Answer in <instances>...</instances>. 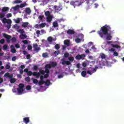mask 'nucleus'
Wrapping results in <instances>:
<instances>
[{
  "instance_id": "obj_64",
  "label": "nucleus",
  "mask_w": 124,
  "mask_h": 124,
  "mask_svg": "<svg viewBox=\"0 0 124 124\" xmlns=\"http://www.w3.org/2000/svg\"><path fill=\"white\" fill-rule=\"evenodd\" d=\"M15 47L17 48H20V45H19V44H16L15 45Z\"/></svg>"
},
{
  "instance_id": "obj_37",
  "label": "nucleus",
  "mask_w": 124,
  "mask_h": 124,
  "mask_svg": "<svg viewBox=\"0 0 124 124\" xmlns=\"http://www.w3.org/2000/svg\"><path fill=\"white\" fill-rule=\"evenodd\" d=\"M11 41L13 43H14L17 41V38H16L15 37H14L12 38Z\"/></svg>"
},
{
  "instance_id": "obj_35",
  "label": "nucleus",
  "mask_w": 124,
  "mask_h": 124,
  "mask_svg": "<svg viewBox=\"0 0 124 124\" xmlns=\"http://www.w3.org/2000/svg\"><path fill=\"white\" fill-rule=\"evenodd\" d=\"M8 48V46L6 44L4 45L3 46V51H6V50H7V48Z\"/></svg>"
},
{
  "instance_id": "obj_12",
  "label": "nucleus",
  "mask_w": 124,
  "mask_h": 124,
  "mask_svg": "<svg viewBox=\"0 0 124 124\" xmlns=\"http://www.w3.org/2000/svg\"><path fill=\"white\" fill-rule=\"evenodd\" d=\"M25 13L28 15H30L31 13V8H26L25 9Z\"/></svg>"
},
{
  "instance_id": "obj_8",
  "label": "nucleus",
  "mask_w": 124,
  "mask_h": 124,
  "mask_svg": "<svg viewBox=\"0 0 124 124\" xmlns=\"http://www.w3.org/2000/svg\"><path fill=\"white\" fill-rule=\"evenodd\" d=\"M54 10L56 11V12H60L61 10H62V7L59 6H54Z\"/></svg>"
},
{
  "instance_id": "obj_45",
  "label": "nucleus",
  "mask_w": 124,
  "mask_h": 124,
  "mask_svg": "<svg viewBox=\"0 0 124 124\" xmlns=\"http://www.w3.org/2000/svg\"><path fill=\"white\" fill-rule=\"evenodd\" d=\"M111 46L113 48H119V47H120V46H119V45H114L113 44H111Z\"/></svg>"
},
{
  "instance_id": "obj_53",
  "label": "nucleus",
  "mask_w": 124,
  "mask_h": 124,
  "mask_svg": "<svg viewBox=\"0 0 124 124\" xmlns=\"http://www.w3.org/2000/svg\"><path fill=\"white\" fill-rule=\"evenodd\" d=\"M10 82L11 83H15V82H16V79H15V78H13L11 79Z\"/></svg>"
},
{
  "instance_id": "obj_4",
  "label": "nucleus",
  "mask_w": 124,
  "mask_h": 124,
  "mask_svg": "<svg viewBox=\"0 0 124 124\" xmlns=\"http://www.w3.org/2000/svg\"><path fill=\"white\" fill-rule=\"evenodd\" d=\"M3 37H5V38H6V42L8 43H10V39H11L12 37L11 36L8 35L5 33H3Z\"/></svg>"
},
{
  "instance_id": "obj_3",
  "label": "nucleus",
  "mask_w": 124,
  "mask_h": 124,
  "mask_svg": "<svg viewBox=\"0 0 124 124\" xmlns=\"http://www.w3.org/2000/svg\"><path fill=\"white\" fill-rule=\"evenodd\" d=\"M27 75L28 76H31V75H33V76H35L36 77V78H38L39 77H40V73H37L36 72H34L32 73L31 71H29L27 73Z\"/></svg>"
},
{
  "instance_id": "obj_1",
  "label": "nucleus",
  "mask_w": 124,
  "mask_h": 124,
  "mask_svg": "<svg viewBox=\"0 0 124 124\" xmlns=\"http://www.w3.org/2000/svg\"><path fill=\"white\" fill-rule=\"evenodd\" d=\"M110 30L111 27L110 26L105 25L101 28L100 31H97V33H98L101 38H103L104 35H107L106 39L107 40H111L112 39V36L108 33V31Z\"/></svg>"
},
{
  "instance_id": "obj_29",
  "label": "nucleus",
  "mask_w": 124,
  "mask_h": 124,
  "mask_svg": "<svg viewBox=\"0 0 124 124\" xmlns=\"http://www.w3.org/2000/svg\"><path fill=\"white\" fill-rule=\"evenodd\" d=\"M20 20H22V18H17L16 19L14 20V21L16 24H18V23H20Z\"/></svg>"
},
{
  "instance_id": "obj_15",
  "label": "nucleus",
  "mask_w": 124,
  "mask_h": 124,
  "mask_svg": "<svg viewBox=\"0 0 124 124\" xmlns=\"http://www.w3.org/2000/svg\"><path fill=\"white\" fill-rule=\"evenodd\" d=\"M5 69H9L10 71H11L12 69H10V63L8 62L5 65Z\"/></svg>"
},
{
  "instance_id": "obj_58",
  "label": "nucleus",
  "mask_w": 124,
  "mask_h": 124,
  "mask_svg": "<svg viewBox=\"0 0 124 124\" xmlns=\"http://www.w3.org/2000/svg\"><path fill=\"white\" fill-rule=\"evenodd\" d=\"M54 54L55 55H56V56H58V55L60 54V51L58 50H56L54 52Z\"/></svg>"
},
{
  "instance_id": "obj_39",
  "label": "nucleus",
  "mask_w": 124,
  "mask_h": 124,
  "mask_svg": "<svg viewBox=\"0 0 124 124\" xmlns=\"http://www.w3.org/2000/svg\"><path fill=\"white\" fill-rule=\"evenodd\" d=\"M42 57H43V58H45L46 59V58H47V57H48V53L47 52L43 53L42 54Z\"/></svg>"
},
{
  "instance_id": "obj_41",
  "label": "nucleus",
  "mask_w": 124,
  "mask_h": 124,
  "mask_svg": "<svg viewBox=\"0 0 124 124\" xmlns=\"http://www.w3.org/2000/svg\"><path fill=\"white\" fill-rule=\"evenodd\" d=\"M64 44L65 45H67V46H69V41L67 40H64Z\"/></svg>"
},
{
  "instance_id": "obj_59",
  "label": "nucleus",
  "mask_w": 124,
  "mask_h": 124,
  "mask_svg": "<svg viewBox=\"0 0 124 124\" xmlns=\"http://www.w3.org/2000/svg\"><path fill=\"white\" fill-rule=\"evenodd\" d=\"M6 27L7 28L8 30H9V29L11 28V23L8 24V25L6 26Z\"/></svg>"
},
{
  "instance_id": "obj_55",
  "label": "nucleus",
  "mask_w": 124,
  "mask_h": 124,
  "mask_svg": "<svg viewBox=\"0 0 124 124\" xmlns=\"http://www.w3.org/2000/svg\"><path fill=\"white\" fill-rule=\"evenodd\" d=\"M68 59L70 62H72L74 61V57H69Z\"/></svg>"
},
{
  "instance_id": "obj_38",
  "label": "nucleus",
  "mask_w": 124,
  "mask_h": 124,
  "mask_svg": "<svg viewBox=\"0 0 124 124\" xmlns=\"http://www.w3.org/2000/svg\"><path fill=\"white\" fill-rule=\"evenodd\" d=\"M45 84V81L44 80H40L38 82V84L39 86H41V85Z\"/></svg>"
},
{
  "instance_id": "obj_25",
  "label": "nucleus",
  "mask_w": 124,
  "mask_h": 124,
  "mask_svg": "<svg viewBox=\"0 0 124 124\" xmlns=\"http://www.w3.org/2000/svg\"><path fill=\"white\" fill-rule=\"evenodd\" d=\"M47 40L48 41L49 43H52L53 42V37L50 36L47 38Z\"/></svg>"
},
{
  "instance_id": "obj_11",
  "label": "nucleus",
  "mask_w": 124,
  "mask_h": 124,
  "mask_svg": "<svg viewBox=\"0 0 124 124\" xmlns=\"http://www.w3.org/2000/svg\"><path fill=\"white\" fill-rule=\"evenodd\" d=\"M11 52V53H16V49H15V46L13 45L10 46Z\"/></svg>"
},
{
  "instance_id": "obj_24",
  "label": "nucleus",
  "mask_w": 124,
  "mask_h": 124,
  "mask_svg": "<svg viewBox=\"0 0 124 124\" xmlns=\"http://www.w3.org/2000/svg\"><path fill=\"white\" fill-rule=\"evenodd\" d=\"M81 74L82 77H86V75H87V72H86V71H82Z\"/></svg>"
},
{
  "instance_id": "obj_54",
  "label": "nucleus",
  "mask_w": 124,
  "mask_h": 124,
  "mask_svg": "<svg viewBox=\"0 0 124 124\" xmlns=\"http://www.w3.org/2000/svg\"><path fill=\"white\" fill-rule=\"evenodd\" d=\"M64 56L65 58H68V57L69 56V54H68V53L67 52H66L64 53Z\"/></svg>"
},
{
  "instance_id": "obj_31",
  "label": "nucleus",
  "mask_w": 124,
  "mask_h": 124,
  "mask_svg": "<svg viewBox=\"0 0 124 124\" xmlns=\"http://www.w3.org/2000/svg\"><path fill=\"white\" fill-rule=\"evenodd\" d=\"M50 14V13L49 11H47L45 13V16H46L47 17H48L49 16H51V15Z\"/></svg>"
},
{
  "instance_id": "obj_21",
  "label": "nucleus",
  "mask_w": 124,
  "mask_h": 124,
  "mask_svg": "<svg viewBox=\"0 0 124 124\" xmlns=\"http://www.w3.org/2000/svg\"><path fill=\"white\" fill-rule=\"evenodd\" d=\"M27 5H28V4L26 2L21 3L20 4V5H19V8H23V7H25V6H27Z\"/></svg>"
},
{
  "instance_id": "obj_17",
  "label": "nucleus",
  "mask_w": 124,
  "mask_h": 124,
  "mask_svg": "<svg viewBox=\"0 0 124 124\" xmlns=\"http://www.w3.org/2000/svg\"><path fill=\"white\" fill-rule=\"evenodd\" d=\"M9 10L8 7H4L2 8V12H6Z\"/></svg>"
},
{
  "instance_id": "obj_40",
  "label": "nucleus",
  "mask_w": 124,
  "mask_h": 124,
  "mask_svg": "<svg viewBox=\"0 0 124 124\" xmlns=\"http://www.w3.org/2000/svg\"><path fill=\"white\" fill-rule=\"evenodd\" d=\"M53 26L54 28H58V27L59 26V25L58 24L57 22H54L53 23Z\"/></svg>"
},
{
  "instance_id": "obj_23",
  "label": "nucleus",
  "mask_w": 124,
  "mask_h": 124,
  "mask_svg": "<svg viewBox=\"0 0 124 124\" xmlns=\"http://www.w3.org/2000/svg\"><path fill=\"white\" fill-rule=\"evenodd\" d=\"M58 64H57V63L56 62H52L50 63V65L51 66V67H56V66H57Z\"/></svg>"
},
{
  "instance_id": "obj_48",
  "label": "nucleus",
  "mask_w": 124,
  "mask_h": 124,
  "mask_svg": "<svg viewBox=\"0 0 124 124\" xmlns=\"http://www.w3.org/2000/svg\"><path fill=\"white\" fill-rule=\"evenodd\" d=\"M55 48L56 50H59V49H60V45L59 44H56L55 46Z\"/></svg>"
},
{
  "instance_id": "obj_60",
  "label": "nucleus",
  "mask_w": 124,
  "mask_h": 124,
  "mask_svg": "<svg viewBox=\"0 0 124 124\" xmlns=\"http://www.w3.org/2000/svg\"><path fill=\"white\" fill-rule=\"evenodd\" d=\"M113 55H114L115 57H117V56H119V53H118V52H117V51H114L113 53Z\"/></svg>"
},
{
  "instance_id": "obj_63",
  "label": "nucleus",
  "mask_w": 124,
  "mask_h": 124,
  "mask_svg": "<svg viewBox=\"0 0 124 124\" xmlns=\"http://www.w3.org/2000/svg\"><path fill=\"white\" fill-rule=\"evenodd\" d=\"M23 43H24V44L27 45L28 44V43H29V42H28V40H25L23 41Z\"/></svg>"
},
{
  "instance_id": "obj_5",
  "label": "nucleus",
  "mask_w": 124,
  "mask_h": 124,
  "mask_svg": "<svg viewBox=\"0 0 124 124\" xmlns=\"http://www.w3.org/2000/svg\"><path fill=\"white\" fill-rule=\"evenodd\" d=\"M33 47L34 48V51L36 52L37 53L40 51L41 49L40 47H38V45L37 44H34L33 45Z\"/></svg>"
},
{
  "instance_id": "obj_57",
  "label": "nucleus",
  "mask_w": 124,
  "mask_h": 124,
  "mask_svg": "<svg viewBox=\"0 0 124 124\" xmlns=\"http://www.w3.org/2000/svg\"><path fill=\"white\" fill-rule=\"evenodd\" d=\"M10 17H12V14H11V13L7 14V18H10Z\"/></svg>"
},
{
  "instance_id": "obj_42",
  "label": "nucleus",
  "mask_w": 124,
  "mask_h": 124,
  "mask_svg": "<svg viewBox=\"0 0 124 124\" xmlns=\"http://www.w3.org/2000/svg\"><path fill=\"white\" fill-rule=\"evenodd\" d=\"M75 41H76V43H80V42H81V39L77 38L75 39Z\"/></svg>"
},
{
  "instance_id": "obj_2",
  "label": "nucleus",
  "mask_w": 124,
  "mask_h": 124,
  "mask_svg": "<svg viewBox=\"0 0 124 124\" xmlns=\"http://www.w3.org/2000/svg\"><path fill=\"white\" fill-rule=\"evenodd\" d=\"M84 1H85L84 0H78L76 1H72L70 2V4H71V5H73L74 7H76V6H80Z\"/></svg>"
},
{
  "instance_id": "obj_50",
  "label": "nucleus",
  "mask_w": 124,
  "mask_h": 124,
  "mask_svg": "<svg viewBox=\"0 0 124 124\" xmlns=\"http://www.w3.org/2000/svg\"><path fill=\"white\" fill-rule=\"evenodd\" d=\"M45 83H46V86H49L50 85V80H47L46 81H45Z\"/></svg>"
},
{
  "instance_id": "obj_36",
  "label": "nucleus",
  "mask_w": 124,
  "mask_h": 124,
  "mask_svg": "<svg viewBox=\"0 0 124 124\" xmlns=\"http://www.w3.org/2000/svg\"><path fill=\"white\" fill-rule=\"evenodd\" d=\"M24 84L20 83L18 85V87H19L18 89H21L22 90H24Z\"/></svg>"
},
{
  "instance_id": "obj_30",
  "label": "nucleus",
  "mask_w": 124,
  "mask_h": 124,
  "mask_svg": "<svg viewBox=\"0 0 124 124\" xmlns=\"http://www.w3.org/2000/svg\"><path fill=\"white\" fill-rule=\"evenodd\" d=\"M46 26V23H42L40 24V28L41 29H43V28H45Z\"/></svg>"
},
{
  "instance_id": "obj_51",
  "label": "nucleus",
  "mask_w": 124,
  "mask_h": 124,
  "mask_svg": "<svg viewBox=\"0 0 124 124\" xmlns=\"http://www.w3.org/2000/svg\"><path fill=\"white\" fill-rule=\"evenodd\" d=\"M4 42H5V40H4V39H1L0 40V43L1 44H4Z\"/></svg>"
},
{
  "instance_id": "obj_44",
  "label": "nucleus",
  "mask_w": 124,
  "mask_h": 124,
  "mask_svg": "<svg viewBox=\"0 0 124 124\" xmlns=\"http://www.w3.org/2000/svg\"><path fill=\"white\" fill-rule=\"evenodd\" d=\"M4 16H5V14L0 13V18L2 19V18H4Z\"/></svg>"
},
{
  "instance_id": "obj_10",
  "label": "nucleus",
  "mask_w": 124,
  "mask_h": 124,
  "mask_svg": "<svg viewBox=\"0 0 124 124\" xmlns=\"http://www.w3.org/2000/svg\"><path fill=\"white\" fill-rule=\"evenodd\" d=\"M62 64L63 65H64L65 64H66V65H70V62L68 61L63 60L62 62Z\"/></svg>"
},
{
  "instance_id": "obj_16",
  "label": "nucleus",
  "mask_w": 124,
  "mask_h": 124,
  "mask_svg": "<svg viewBox=\"0 0 124 124\" xmlns=\"http://www.w3.org/2000/svg\"><path fill=\"white\" fill-rule=\"evenodd\" d=\"M28 26H29V22H23L21 25L22 28H27Z\"/></svg>"
},
{
  "instance_id": "obj_27",
  "label": "nucleus",
  "mask_w": 124,
  "mask_h": 124,
  "mask_svg": "<svg viewBox=\"0 0 124 124\" xmlns=\"http://www.w3.org/2000/svg\"><path fill=\"white\" fill-rule=\"evenodd\" d=\"M51 67H52V66H51V64H47L45 66V68L46 69H50L51 68Z\"/></svg>"
},
{
  "instance_id": "obj_61",
  "label": "nucleus",
  "mask_w": 124,
  "mask_h": 124,
  "mask_svg": "<svg viewBox=\"0 0 124 124\" xmlns=\"http://www.w3.org/2000/svg\"><path fill=\"white\" fill-rule=\"evenodd\" d=\"M16 60H17V58H16V56H14L12 58V60L13 62H15V61H16Z\"/></svg>"
},
{
  "instance_id": "obj_9",
  "label": "nucleus",
  "mask_w": 124,
  "mask_h": 124,
  "mask_svg": "<svg viewBox=\"0 0 124 124\" xmlns=\"http://www.w3.org/2000/svg\"><path fill=\"white\" fill-rule=\"evenodd\" d=\"M23 120V122L26 124H28L30 123V117H24Z\"/></svg>"
},
{
  "instance_id": "obj_7",
  "label": "nucleus",
  "mask_w": 124,
  "mask_h": 124,
  "mask_svg": "<svg viewBox=\"0 0 124 124\" xmlns=\"http://www.w3.org/2000/svg\"><path fill=\"white\" fill-rule=\"evenodd\" d=\"M83 58H85V54H78L76 56V60H81Z\"/></svg>"
},
{
  "instance_id": "obj_49",
  "label": "nucleus",
  "mask_w": 124,
  "mask_h": 124,
  "mask_svg": "<svg viewBox=\"0 0 124 124\" xmlns=\"http://www.w3.org/2000/svg\"><path fill=\"white\" fill-rule=\"evenodd\" d=\"M27 49L29 50V51L31 50L32 49V46H31V45H28Z\"/></svg>"
},
{
  "instance_id": "obj_19",
  "label": "nucleus",
  "mask_w": 124,
  "mask_h": 124,
  "mask_svg": "<svg viewBox=\"0 0 124 124\" xmlns=\"http://www.w3.org/2000/svg\"><path fill=\"white\" fill-rule=\"evenodd\" d=\"M17 92L18 93V94L20 95L23 93V92H24V89H22L21 88H17Z\"/></svg>"
},
{
  "instance_id": "obj_46",
  "label": "nucleus",
  "mask_w": 124,
  "mask_h": 124,
  "mask_svg": "<svg viewBox=\"0 0 124 124\" xmlns=\"http://www.w3.org/2000/svg\"><path fill=\"white\" fill-rule=\"evenodd\" d=\"M33 84H37L38 83V80L36 78L33 79Z\"/></svg>"
},
{
  "instance_id": "obj_62",
  "label": "nucleus",
  "mask_w": 124,
  "mask_h": 124,
  "mask_svg": "<svg viewBox=\"0 0 124 124\" xmlns=\"http://www.w3.org/2000/svg\"><path fill=\"white\" fill-rule=\"evenodd\" d=\"M38 69V67L37 66V65L34 66V67H33L34 70L36 71V70H37Z\"/></svg>"
},
{
  "instance_id": "obj_34",
  "label": "nucleus",
  "mask_w": 124,
  "mask_h": 124,
  "mask_svg": "<svg viewBox=\"0 0 124 124\" xmlns=\"http://www.w3.org/2000/svg\"><path fill=\"white\" fill-rule=\"evenodd\" d=\"M37 73H40L42 75H44L45 74V71L41 69L39 70V72H37Z\"/></svg>"
},
{
  "instance_id": "obj_13",
  "label": "nucleus",
  "mask_w": 124,
  "mask_h": 124,
  "mask_svg": "<svg viewBox=\"0 0 124 124\" xmlns=\"http://www.w3.org/2000/svg\"><path fill=\"white\" fill-rule=\"evenodd\" d=\"M52 20H53V16H49L46 18V21L48 23H51V22H52Z\"/></svg>"
},
{
  "instance_id": "obj_22",
  "label": "nucleus",
  "mask_w": 124,
  "mask_h": 124,
  "mask_svg": "<svg viewBox=\"0 0 124 124\" xmlns=\"http://www.w3.org/2000/svg\"><path fill=\"white\" fill-rule=\"evenodd\" d=\"M100 56L102 59V60H105V59H106V56L105 55V54L104 53H101L100 54Z\"/></svg>"
},
{
  "instance_id": "obj_33",
  "label": "nucleus",
  "mask_w": 124,
  "mask_h": 124,
  "mask_svg": "<svg viewBox=\"0 0 124 124\" xmlns=\"http://www.w3.org/2000/svg\"><path fill=\"white\" fill-rule=\"evenodd\" d=\"M98 68V67L95 66L94 68H93V69L92 70V73H94L95 72H96V70H97Z\"/></svg>"
},
{
  "instance_id": "obj_14",
  "label": "nucleus",
  "mask_w": 124,
  "mask_h": 124,
  "mask_svg": "<svg viewBox=\"0 0 124 124\" xmlns=\"http://www.w3.org/2000/svg\"><path fill=\"white\" fill-rule=\"evenodd\" d=\"M67 33H68V34H74V33H75V31L73 30L69 29L67 31Z\"/></svg>"
},
{
  "instance_id": "obj_52",
  "label": "nucleus",
  "mask_w": 124,
  "mask_h": 124,
  "mask_svg": "<svg viewBox=\"0 0 124 124\" xmlns=\"http://www.w3.org/2000/svg\"><path fill=\"white\" fill-rule=\"evenodd\" d=\"M26 90L27 91H30V90H31V87L30 85H27L26 86Z\"/></svg>"
},
{
  "instance_id": "obj_56",
  "label": "nucleus",
  "mask_w": 124,
  "mask_h": 124,
  "mask_svg": "<svg viewBox=\"0 0 124 124\" xmlns=\"http://www.w3.org/2000/svg\"><path fill=\"white\" fill-rule=\"evenodd\" d=\"M45 73H46L47 74H49L50 73V70L48 69H46L45 70Z\"/></svg>"
},
{
  "instance_id": "obj_43",
  "label": "nucleus",
  "mask_w": 124,
  "mask_h": 124,
  "mask_svg": "<svg viewBox=\"0 0 124 124\" xmlns=\"http://www.w3.org/2000/svg\"><path fill=\"white\" fill-rule=\"evenodd\" d=\"M14 28H15L16 30H19V29L20 28V26L18 25V24H15L14 26Z\"/></svg>"
},
{
  "instance_id": "obj_32",
  "label": "nucleus",
  "mask_w": 124,
  "mask_h": 124,
  "mask_svg": "<svg viewBox=\"0 0 124 124\" xmlns=\"http://www.w3.org/2000/svg\"><path fill=\"white\" fill-rule=\"evenodd\" d=\"M17 31L19 33H21V34H23L25 33V31H24V30L23 29H20L17 30Z\"/></svg>"
},
{
  "instance_id": "obj_20",
  "label": "nucleus",
  "mask_w": 124,
  "mask_h": 124,
  "mask_svg": "<svg viewBox=\"0 0 124 124\" xmlns=\"http://www.w3.org/2000/svg\"><path fill=\"white\" fill-rule=\"evenodd\" d=\"M13 9L14 10V11H16L20 8L19 5H16V6L12 7Z\"/></svg>"
},
{
  "instance_id": "obj_47",
  "label": "nucleus",
  "mask_w": 124,
  "mask_h": 124,
  "mask_svg": "<svg viewBox=\"0 0 124 124\" xmlns=\"http://www.w3.org/2000/svg\"><path fill=\"white\" fill-rule=\"evenodd\" d=\"M25 81H26V82H30V81H31V78L29 77H26Z\"/></svg>"
},
{
  "instance_id": "obj_28",
  "label": "nucleus",
  "mask_w": 124,
  "mask_h": 124,
  "mask_svg": "<svg viewBox=\"0 0 124 124\" xmlns=\"http://www.w3.org/2000/svg\"><path fill=\"white\" fill-rule=\"evenodd\" d=\"M44 18V15L39 16L38 19L40 20L41 22H43V18Z\"/></svg>"
},
{
  "instance_id": "obj_6",
  "label": "nucleus",
  "mask_w": 124,
  "mask_h": 124,
  "mask_svg": "<svg viewBox=\"0 0 124 124\" xmlns=\"http://www.w3.org/2000/svg\"><path fill=\"white\" fill-rule=\"evenodd\" d=\"M2 22L3 24H6V23H7V24H11L12 23L11 19H7L5 17L2 19Z\"/></svg>"
},
{
  "instance_id": "obj_18",
  "label": "nucleus",
  "mask_w": 124,
  "mask_h": 124,
  "mask_svg": "<svg viewBox=\"0 0 124 124\" xmlns=\"http://www.w3.org/2000/svg\"><path fill=\"white\" fill-rule=\"evenodd\" d=\"M19 37L21 39H25V38H27V35L25 33L21 34Z\"/></svg>"
},
{
  "instance_id": "obj_26",
  "label": "nucleus",
  "mask_w": 124,
  "mask_h": 124,
  "mask_svg": "<svg viewBox=\"0 0 124 124\" xmlns=\"http://www.w3.org/2000/svg\"><path fill=\"white\" fill-rule=\"evenodd\" d=\"M21 2H22V0H16L13 1V3H14V4L21 3Z\"/></svg>"
}]
</instances>
